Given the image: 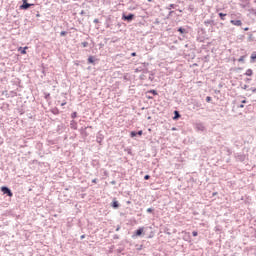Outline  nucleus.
<instances>
[{
  "instance_id": "1",
  "label": "nucleus",
  "mask_w": 256,
  "mask_h": 256,
  "mask_svg": "<svg viewBox=\"0 0 256 256\" xmlns=\"http://www.w3.org/2000/svg\"><path fill=\"white\" fill-rule=\"evenodd\" d=\"M35 4L28 3L27 0H22V5H20V9L22 11H27L29 7H33Z\"/></svg>"
},
{
  "instance_id": "2",
  "label": "nucleus",
  "mask_w": 256,
  "mask_h": 256,
  "mask_svg": "<svg viewBox=\"0 0 256 256\" xmlns=\"http://www.w3.org/2000/svg\"><path fill=\"white\" fill-rule=\"evenodd\" d=\"M133 19H135V14L133 13H130L128 15H125V14L122 15V21H127L128 23H131Z\"/></svg>"
},
{
  "instance_id": "3",
  "label": "nucleus",
  "mask_w": 256,
  "mask_h": 256,
  "mask_svg": "<svg viewBox=\"0 0 256 256\" xmlns=\"http://www.w3.org/2000/svg\"><path fill=\"white\" fill-rule=\"evenodd\" d=\"M0 190L3 192V195H7L8 197H12L13 196V192L7 186H2L0 188Z\"/></svg>"
},
{
  "instance_id": "4",
  "label": "nucleus",
  "mask_w": 256,
  "mask_h": 256,
  "mask_svg": "<svg viewBox=\"0 0 256 256\" xmlns=\"http://www.w3.org/2000/svg\"><path fill=\"white\" fill-rule=\"evenodd\" d=\"M234 157L236 161H240L241 163L246 159V156L243 153H236Z\"/></svg>"
},
{
  "instance_id": "5",
  "label": "nucleus",
  "mask_w": 256,
  "mask_h": 256,
  "mask_svg": "<svg viewBox=\"0 0 256 256\" xmlns=\"http://www.w3.org/2000/svg\"><path fill=\"white\" fill-rule=\"evenodd\" d=\"M103 139H105V136L101 132H98L96 136V141L99 143V145L103 143Z\"/></svg>"
},
{
  "instance_id": "6",
  "label": "nucleus",
  "mask_w": 256,
  "mask_h": 256,
  "mask_svg": "<svg viewBox=\"0 0 256 256\" xmlns=\"http://www.w3.org/2000/svg\"><path fill=\"white\" fill-rule=\"evenodd\" d=\"M204 25H205V27H214L215 26V20H212V19L205 20Z\"/></svg>"
},
{
  "instance_id": "7",
  "label": "nucleus",
  "mask_w": 256,
  "mask_h": 256,
  "mask_svg": "<svg viewBox=\"0 0 256 256\" xmlns=\"http://www.w3.org/2000/svg\"><path fill=\"white\" fill-rule=\"evenodd\" d=\"M192 109L196 110V111H199L200 107L202 106L201 103H199L197 100H194L192 102Z\"/></svg>"
},
{
  "instance_id": "8",
  "label": "nucleus",
  "mask_w": 256,
  "mask_h": 256,
  "mask_svg": "<svg viewBox=\"0 0 256 256\" xmlns=\"http://www.w3.org/2000/svg\"><path fill=\"white\" fill-rule=\"evenodd\" d=\"M230 23L232 25H235L236 27H241L243 25V22L241 20H231Z\"/></svg>"
},
{
  "instance_id": "9",
  "label": "nucleus",
  "mask_w": 256,
  "mask_h": 256,
  "mask_svg": "<svg viewBox=\"0 0 256 256\" xmlns=\"http://www.w3.org/2000/svg\"><path fill=\"white\" fill-rule=\"evenodd\" d=\"M181 118V114L179 113V111L175 110L174 111V121H177V119H180Z\"/></svg>"
},
{
  "instance_id": "10",
  "label": "nucleus",
  "mask_w": 256,
  "mask_h": 256,
  "mask_svg": "<svg viewBox=\"0 0 256 256\" xmlns=\"http://www.w3.org/2000/svg\"><path fill=\"white\" fill-rule=\"evenodd\" d=\"M246 77H251L253 75V70L252 69H247L246 72L244 73Z\"/></svg>"
},
{
  "instance_id": "11",
  "label": "nucleus",
  "mask_w": 256,
  "mask_h": 256,
  "mask_svg": "<svg viewBox=\"0 0 256 256\" xmlns=\"http://www.w3.org/2000/svg\"><path fill=\"white\" fill-rule=\"evenodd\" d=\"M70 127H71V129L77 130V123L75 122V120H72L70 122Z\"/></svg>"
},
{
  "instance_id": "12",
  "label": "nucleus",
  "mask_w": 256,
  "mask_h": 256,
  "mask_svg": "<svg viewBox=\"0 0 256 256\" xmlns=\"http://www.w3.org/2000/svg\"><path fill=\"white\" fill-rule=\"evenodd\" d=\"M135 235L137 237H141V235H143V228H139L138 230H136Z\"/></svg>"
},
{
  "instance_id": "13",
  "label": "nucleus",
  "mask_w": 256,
  "mask_h": 256,
  "mask_svg": "<svg viewBox=\"0 0 256 256\" xmlns=\"http://www.w3.org/2000/svg\"><path fill=\"white\" fill-rule=\"evenodd\" d=\"M112 207H113V209H118L119 208V202L117 200H113Z\"/></svg>"
},
{
  "instance_id": "14",
  "label": "nucleus",
  "mask_w": 256,
  "mask_h": 256,
  "mask_svg": "<svg viewBox=\"0 0 256 256\" xmlns=\"http://www.w3.org/2000/svg\"><path fill=\"white\" fill-rule=\"evenodd\" d=\"M250 63H255V59H256V52H253L250 56Z\"/></svg>"
},
{
  "instance_id": "15",
  "label": "nucleus",
  "mask_w": 256,
  "mask_h": 256,
  "mask_svg": "<svg viewBox=\"0 0 256 256\" xmlns=\"http://www.w3.org/2000/svg\"><path fill=\"white\" fill-rule=\"evenodd\" d=\"M218 15L222 21H225V17H227V14L220 12Z\"/></svg>"
},
{
  "instance_id": "16",
  "label": "nucleus",
  "mask_w": 256,
  "mask_h": 256,
  "mask_svg": "<svg viewBox=\"0 0 256 256\" xmlns=\"http://www.w3.org/2000/svg\"><path fill=\"white\" fill-rule=\"evenodd\" d=\"M21 55H25V53H27V47L21 48L19 49Z\"/></svg>"
},
{
  "instance_id": "17",
  "label": "nucleus",
  "mask_w": 256,
  "mask_h": 256,
  "mask_svg": "<svg viewBox=\"0 0 256 256\" xmlns=\"http://www.w3.org/2000/svg\"><path fill=\"white\" fill-rule=\"evenodd\" d=\"M176 7H177V5L170 4L169 6L166 7V9H168V11H171V9H175Z\"/></svg>"
},
{
  "instance_id": "18",
  "label": "nucleus",
  "mask_w": 256,
  "mask_h": 256,
  "mask_svg": "<svg viewBox=\"0 0 256 256\" xmlns=\"http://www.w3.org/2000/svg\"><path fill=\"white\" fill-rule=\"evenodd\" d=\"M88 63H91V64L95 63V58L93 56H89Z\"/></svg>"
},
{
  "instance_id": "19",
  "label": "nucleus",
  "mask_w": 256,
  "mask_h": 256,
  "mask_svg": "<svg viewBox=\"0 0 256 256\" xmlns=\"http://www.w3.org/2000/svg\"><path fill=\"white\" fill-rule=\"evenodd\" d=\"M178 32L181 33V35H183L186 32V30H185V28L180 27V28H178Z\"/></svg>"
},
{
  "instance_id": "20",
  "label": "nucleus",
  "mask_w": 256,
  "mask_h": 256,
  "mask_svg": "<svg viewBox=\"0 0 256 256\" xmlns=\"http://www.w3.org/2000/svg\"><path fill=\"white\" fill-rule=\"evenodd\" d=\"M239 63H245V56H241L239 59H238Z\"/></svg>"
},
{
  "instance_id": "21",
  "label": "nucleus",
  "mask_w": 256,
  "mask_h": 256,
  "mask_svg": "<svg viewBox=\"0 0 256 256\" xmlns=\"http://www.w3.org/2000/svg\"><path fill=\"white\" fill-rule=\"evenodd\" d=\"M81 45L82 47H89V42H82Z\"/></svg>"
},
{
  "instance_id": "22",
  "label": "nucleus",
  "mask_w": 256,
  "mask_h": 256,
  "mask_svg": "<svg viewBox=\"0 0 256 256\" xmlns=\"http://www.w3.org/2000/svg\"><path fill=\"white\" fill-rule=\"evenodd\" d=\"M130 137H137V132L132 131V132L130 133Z\"/></svg>"
},
{
  "instance_id": "23",
  "label": "nucleus",
  "mask_w": 256,
  "mask_h": 256,
  "mask_svg": "<svg viewBox=\"0 0 256 256\" xmlns=\"http://www.w3.org/2000/svg\"><path fill=\"white\" fill-rule=\"evenodd\" d=\"M65 35H67V31H61V32H60V36H61V37H65Z\"/></svg>"
},
{
  "instance_id": "24",
  "label": "nucleus",
  "mask_w": 256,
  "mask_h": 256,
  "mask_svg": "<svg viewBox=\"0 0 256 256\" xmlns=\"http://www.w3.org/2000/svg\"><path fill=\"white\" fill-rule=\"evenodd\" d=\"M71 117H72V119H75V118L77 117V112H73V113L71 114Z\"/></svg>"
},
{
  "instance_id": "25",
  "label": "nucleus",
  "mask_w": 256,
  "mask_h": 256,
  "mask_svg": "<svg viewBox=\"0 0 256 256\" xmlns=\"http://www.w3.org/2000/svg\"><path fill=\"white\" fill-rule=\"evenodd\" d=\"M145 181H149V179H151V176H149L148 174L144 176Z\"/></svg>"
},
{
  "instance_id": "26",
  "label": "nucleus",
  "mask_w": 256,
  "mask_h": 256,
  "mask_svg": "<svg viewBox=\"0 0 256 256\" xmlns=\"http://www.w3.org/2000/svg\"><path fill=\"white\" fill-rule=\"evenodd\" d=\"M149 93H152V95H158V93L156 92V90H150Z\"/></svg>"
},
{
  "instance_id": "27",
  "label": "nucleus",
  "mask_w": 256,
  "mask_h": 256,
  "mask_svg": "<svg viewBox=\"0 0 256 256\" xmlns=\"http://www.w3.org/2000/svg\"><path fill=\"white\" fill-rule=\"evenodd\" d=\"M242 89L247 90V89H249V86L247 84H245L244 86H242Z\"/></svg>"
},
{
  "instance_id": "28",
  "label": "nucleus",
  "mask_w": 256,
  "mask_h": 256,
  "mask_svg": "<svg viewBox=\"0 0 256 256\" xmlns=\"http://www.w3.org/2000/svg\"><path fill=\"white\" fill-rule=\"evenodd\" d=\"M192 235H193V237H197L198 232H197V231H193V232H192Z\"/></svg>"
},
{
  "instance_id": "29",
  "label": "nucleus",
  "mask_w": 256,
  "mask_h": 256,
  "mask_svg": "<svg viewBox=\"0 0 256 256\" xmlns=\"http://www.w3.org/2000/svg\"><path fill=\"white\" fill-rule=\"evenodd\" d=\"M206 101H207V103L211 102V97H210V96H207V97H206Z\"/></svg>"
},
{
  "instance_id": "30",
  "label": "nucleus",
  "mask_w": 256,
  "mask_h": 256,
  "mask_svg": "<svg viewBox=\"0 0 256 256\" xmlns=\"http://www.w3.org/2000/svg\"><path fill=\"white\" fill-rule=\"evenodd\" d=\"M147 213H153V208H148Z\"/></svg>"
},
{
  "instance_id": "31",
  "label": "nucleus",
  "mask_w": 256,
  "mask_h": 256,
  "mask_svg": "<svg viewBox=\"0 0 256 256\" xmlns=\"http://www.w3.org/2000/svg\"><path fill=\"white\" fill-rule=\"evenodd\" d=\"M131 57H137V53L136 52H132L131 53Z\"/></svg>"
},
{
  "instance_id": "32",
  "label": "nucleus",
  "mask_w": 256,
  "mask_h": 256,
  "mask_svg": "<svg viewBox=\"0 0 256 256\" xmlns=\"http://www.w3.org/2000/svg\"><path fill=\"white\" fill-rule=\"evenodd\" d=\"M137 135H143V130H139L138 132H136Z\"/></svg>"
},
{
  "instance_id": "33",
  "label": "nucleus",
  "mask_w": 256,
  "mask_h": 256,
  "mask_svg": "<svg viewBox=\"0 0 256 256\" xmlns=\"http://www.w3.org/2000/svg\"><path fill=\"white\" fill-rule=\"evenodd\" d=\"M250 91H252V93H256V88H250Z\"/></svg>"
},
{
  "instance_id": "34",
  "label": "nucleus",
  "mask_w": 256,
  "mask_h": 256,
  "mask_svg": "<svg viewBox=\"0 0 256 256\" xmlns=\"http://www.w3.org/2000/svg\"><path fill=\"white\" fill-rule=\"evenodd\" d=\"M93 23H99V19H94Z\"/></svg>"
},
{
  "instance_id": "35",
  "label": "nucleus",
  "mask_w": 256,
  "mask_h": 256,
  "mask_svg": "<svg viewBox=\"0 0 256 256\" xmlns=\"http://www.w3.org/2000/svg\"><path fill=\"white\" fill-rule=\"evenodd\" d=\"M238 107H239L240 109H243V107H245V105L240 104Z\"/></svg>"
},
{
  "instance_id": "36",
  "label": "nucleus",
  "mask_w": 256,
  "mask_h": 256,
  "mask_svg": "<svg viewBox=\"0 0 256 256\" xmlns=\"http://www.w3.org/2000/svg\"><path fill=\"white\" fill-rule=\"evenodd\" d=\"M64 105H67V102H63V103L61 104V107H64Z\"/></svg>"
},
{
  "instance_id": "37",
  "label": "nucleus",
  "mask_w": 256,
  "mask_h": 256,
  "mask_svg": "<svg viewBox=\"0 0 256 256\" xmlns=\"http://www.w3.org/2000/svg\"><path fill=\"white\" fill-rule=\"evenodd\" d=\"M121 229V226H117L116 231H119Z\"/></svg>"
},
{
  "instance_id": "38",
  "label": "nucleus",
  "mask_w": 256,
  "mask_h": 256,
  "mask_svg": "<svg viewBox=\"0 0 256 256\" xmlns=\"http://www.w3.org/2000/svg\"><path fill=\"white\" fill-rule=\"evenodd\" d=\"M80 239H85V234H83L82 236H80Z\"/></svg>"
},
{
  "instance_id": "39",
  "label": "nucleus",
  "mask_w": 256,
  "mask_h": 256,
  "mask_svg": "<svg viewBox=\"0 0 256 256\" xmlns=\"http://www.w3.org/2000/svg\"><path fill=\"white\" fill-rule=\"evenodd\" d=\"M92 183H97V179H93V180H92Z\"/></svg>"
},
{
  "instance_id": "40",
  "label": "nucleus",
  "mask_w": 256,
  "mask_h": 256,
  "mask_svg": "<svg viewBox=\"0 0 256 256\" xmlns=\"http://www.w3.org/2000/svg\"><path fill=\"white\" fill-rule=\"evenodd\" d=\"M173 13H174L173 11H170V12H169V16L173 15Z\"/></svg>"
},
{
  "instance_id": "41",
  "label": "nucleus",
  "mask_w": 256,
  "mask_h": 256,
  "mask_svg": "<svg viewBox=\"0 0 256 256\" xmlns=\"http://www.w3.org/2000/svg\"><path fill=\"white\" fill-rule=\"evenodd\" d=\"M244 31H249V27L244 28Z\"/></svg>"
},
{
  "instance_id": "42",
  "label": "nucleus",
  "mask_w": 256,
  "mask_h": 256,
  "mask_svg": "<svg viewBox=\"0 0 256 256\" xmlns=\"http://www.w3.org/2000/svg\"><path fill=\"white\" fill-rule=\"evenodd\" d=\"M198 129H203V126H202V125H199V126H198Z\"/></svg>"
},
{
  "instance_id": "43",
  "label": "nucleus",
  "mask_w": 256,
  "mask_h": 256,
  "mask_svg": "<svg viewBox=\"0 0 256 256\" xmlns=\"http://www.w3.org/2000/svg\"><path fill=\"white\" fill-rule=\"evenodd\" d=\"M242 103H247V100H242Z\"/></svg>"
},
{
  "instance_id": "44",
  "label": "nucleus",
  "mask_w": 256,
  "mask_h": 256,
  "mask_svg": "<svg viewBox=\"0 0 256 256\" xmlns=\"http://www.w3.org/2000/svg\"><path fill=\"white\" fill-rule=\"evenodd\" d=\"M150 81H153V77H149Z\"/></svg>"
},
{
  "instance_id": "45",
  "label": "nucleus",
  "mask_w": 256,
  "mask_h": 256,
  "mask_svg": "<svg viewBox=\"0 0 256 256\" xmlns=\"http://www.w3.org/2000/svg\"><path fill=\"white\" fill-rule=\"evenodd\" d=\"M111 184H112V185H115V181H112Z\"/></svg>"
},
{
  "instance_id": "46",
  "label": "nucleus",
  "mask_w": 256,
  "mask_h": 256,
  "mask_svg": "<svg viewBox=\"0 0 256 256\" xmlns=\"http://www.w3.org/2000/svg\"><path fill=\"white\" fill-rule=\"evenodd\" d=\"M83 13H85L83 10L81 11V15H83Z\"/></svg>"
},
{
  "instance_id": "47",
  "label": "nucleus",
  "mask_w": 256,
  "mask_h": 256,
  "mask_svg": "<svg viewBox=\"0 0 256 256\" xmlns=\"http://www.w3.org/2000/svg\"><path fill=\"white\" fill-rule=\"evenodd\" d=\"M148 99H153V97L149 96Z\"/></svg>"
},
{
  "instance_id": "48",
  "label": "nucleus",
  "mask_w": 256,
  "mask_h": 256,
  "mask_svg": "<svg viewBox=\"0 0 256 256\" xmlns=\"http://www.w3.org/2000/svg\"><path fill=\"white\" fill-rule=\"evenodd\" d=\"M152 0H148L149 3H151Z\"/></svg>"
},
{
  "instance_id": "49",
  "label": "nucleus",
  "mask_w": 256,
  "mask_h": 256,
  "mask_svg": "<svg viewBox=\"0 0 256 256\" xmlns=\"http://www.w3.org/2000/svg\"><path fill=\"white\" fill-rule=\"evenodd\" d=\"M172 131H175V128H172Z\"/></svg>"
}]
</instances>
